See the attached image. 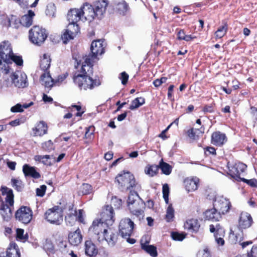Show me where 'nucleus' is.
<instances>
[{"label":"nucleus","mask_w":257,"mask_h":257,"mask_svg":"<svg viewBox=\"0 0 257 257\" xmlns=\"http://www.w3.org/2000/svg\"><path fill=\"white\" fill-rule=\"evenodd\" d=\"M215 240L217 244L223 245L224 243V240L223 239L224 236H220L219 234H214Z\"/></svg>","instance_id":"63"},{"label":"nucleus","mask_w":257,"mask_h":257,"mask_svg":"<svg viewBox=\"0 0 257 257\" xmlns=\"http://www.w3.org/2000/svg\"><path fill=\"white\" fill-rule=\"evenodd\" d=\"M172 237L174 240L179 241H181L185 238L183 235L178 232H173L172 233Z\"/></svg>","instance_id":"60"},{"label":"nucleus","mask_w":257,"mask_h":257,"mask_svg":"<svg viewBox=\"0 0 257 257\" xmlns=\"http://www.w3.org/2000/svg\"><path fill=\"white\" fill-rule=\"evenodd\" d=\"M94 127L93 126H90L86 128V132L85 134V137L86 139H91L93 135Z\"/></svg>","instance_id":"53"},{"label":"nucleus","mask_w":257,"mask_h":257,"mask_svg":"<svg viewBox=\"0 0 257 257\" xmlns=\"http://www.w3.org/2000/svg\"><path fill=\"white\" fill-rule=\"evenodd\" d=\"M200 227V223L196 219L192 218L188 219L184 223L185 229L191 232L196 233L198 231Z\"/></svg>","instance_id":"21"},{"label":"nucleus","mask_w":257,"mask_h":257,"mask_svg":"<svg viewBox=\"0 0 257 257\" xmlns=\"http://www.w3.org/2000/svg\"><path fill=\"white\" fill-rule=\"evenodd\" d=\"M108 5V0H99L91 5L87 3L83 4L84 9L83 13L85 19L89 22H91L95 19H101L105 14Z\"/></svg>","instance_id":"1"},{"label":"nucleus","mask_w":257,"mask_h":257,"mask_svg":"<svg viewBox=\"0 0 257 257\" xmlns=\"http://www.w3.org/2000/svg\"><path fill=\"white\" fill-rule=\"evenodd\" d=\"M46 186L45 185H42L40 188L36 189L37 195L40 197H43L46 191Z\"/></svg>","instance_id":"57"},{"label":"nucleus","mask_w":257,"mask_h":257,"mask_svg":"<svg viewBox=\"0 0 257 257\" xmlns=\"http://www.w3.org/2000/svg\"><path fill=\"white\" fill-rule=\"evenodd\" d=\"M243 233L240 231V233H235L232 229H230V233L229 235V239L232 243L235 244L237 242L240 243L241 241L243 240Z\"/></svg>","instance_id":"36"},{"label":"nucleus","mask_w":257,"mask_h":257,"mask_svg":"<svg viewBox=\"0 0 257 257\" xmlns=\"http://www.w3.org/2000/svg\"><path fill=\"white\" fill-rule=\"evenodd\" d=\"M84 82L88 85V89H92L95 87L99 86L101 84L100 81L98 78L92 79L91 77L85 74Z\"/></svg>","instance_id":"37"},{"label":"nucleus","mask_w":257,"mask_h":257,"mask_svg":"<svg viewBox=\"0 0 257 257\" xmlns=\"http://www.w3.org/2000/svg\"><path fill=\"white\" fill-rule=\"evenodd\" d=\"M148 237L144 236L141 240L142 248L148 253L152 257H156L158 255L156 247L153 245H149V240Z\"/></svg>","instance_id":"19"},{"label":"nucleus","mask_w":257,"mask_h":257,"mask_svg":"<svg viewBox=\"0 0 257 257\" xmlns=\"http://www.w3.org/2000/svg\"><path fill=\"white\" fill-rule=\"evenodd\" d=\"M115 179L122 190L132 191L141 189L140 185L136 182L134 175L128 171L119 174Z\"/></svg>","instance_id":"4"},{"label":"nucleus","mask_w":257,"mask_h":257,"mask_svg":"<svg viewBox=\"0 0 257 257\" xmlns=\"http://www.w3.org/2000/svg\"><path fill=\"white\" fill-rule=\"evenodd\" d=\"M103 237L109 245L113 246L117 240L116 235L110 227L108 228L107 232L103 234Z\"/></svg>","instance_id":"32"},{"label":"nucleus","mask_w":257,"mask_h":257,"mask_svg":"<svg viewBox=\"0 0 257 257\" xmlns=\"http://www.w3.org/2000/svg\"><path fill=\"white\" fill-rule=\"evenodd\" d=\"M11 183L13 187H14L18 191H21L23 188L24 185L22 181L19 179L12 178Z\"/></svg>","instance_id":"44"},{"label":"nucleus","mask_w":257,"mask_h":257,"mask_svg":"<svg viewBox=\"0 0 257 257\" xmlns=\"http://www.w3.org/2000/svg\"><path fill=\"white\" fill-rule=\"evenodd\" d=\"M12 73L11 78L13 83L16 87L24 88L28 86L27 77L25 74H21L20 76H19L16 73Z\"/></svg>","instance_id":"18"},{"label":"nucleus","mask_w":257,"mask_h":257,"mask_svg":"<svg viewBox=\"0 0 257 257\" xmlns=\"http://www.w3.org/2000/svg\"><path fill=\"white\" fill-rule=\"evenodd\" d=\"M79 32V27L77 23H69L65 32L62 36L64 43H67L69 40L73 39Z\"/></svg>","instance_id":"15"},{"label":"nucleus","mask_w":257,"mask_h":257,"mask_svg":"<svg viewBox=\"0 0 257 257\" xmlns=\"http://www.w3.org/2000/svg\"><path fill=\"white\" fill-rule=\"evenodd\" d=\"M119 78L121 80V83L123 85H125L127 82L128 75L125 72H123L120 73V76Z\"/></svg>","instance_id":"59"},{"label":"nucleus","mask_w":257,"mask_h":257,"mask_svg":"<svg viewBox=\"0 0 257 257\" xmlns=\"http://www.w3.org/2000/svg\"><path fill=\"white\" fill-rule=\"evenodd\" d=\"M137 190L130 191L127 201L128 207L130 206V205H133V204L135 203L138 199H140L141 198L137 193Z\"/></svg>","instance_id":"41"},{"label":"nucleus","mask_w":257,"mask_h":257,"mask_svg":"<svg viewBox=\"0 0 257 257\" xmlns=\"http://www.w3.org/2000/svg\"><path fill=\"white\" fill-rule=\"evenodd\" d=\"M159 170V166L152 165L147 166L145 169L146 174L151 177H153L157 174Z\"/></svg>","instance_id":"40"},{"label":"nucleus","mask_w":257,"mask_h":257,"mask_svg":"<svg viewBox=\"0 0 257 257\" xmlns=\"http://www.w3.org/2000/svg\"><path fill=\"white\" fill-rule=\"evenodd\" d=\"M41 82L46 88L50 89L55 85L54 80L51 76L49 72H45L41 76Z\"/></svg>","instance_id":"25"},{"label":"nucleus","mask_w":257,"mask_h":257,"mask_svg":"<svg viewBox=\"0 0 257 257\" xmlns=\"http://www.w3.org/2000/svg\"><path fill=\"white\" fill-rule=\"evenodd\" d=\"M29 37L32 43L40 46L47 38V34L45 29L35 26L30 30Z\"/></svg>","instance_id":"6"},{"label":"nucleus","mask_w":257,"mask_h":257,"mask_svg":"<svg viewBox=\"0 0 257 257\" xmlns=\"http://www.w3.org/2000/svg\"><path fill=\"white\" fill-rule=\"evenodd\" d=\"M13 62H15L18 66H22L23 64V60L22 56L15 55L13 53L12 56L11 57V60L9 62V66L11 68L10 71L9 73L13 72V70L11 68V65H13Z\"/></svg>","instance_id":"38"},{"label":"nucleus","mask_w":257,"mask_h":257,"mask_svg":"<svg viewBox=\"0 0 257 257\" xmlns=\"http://www.w3.org/2000/svg\"><path fill=\"white\" fill-rule=\"evenodd\" d=\"M114 212L112 206L106 205L102 210L99 219L111 226L114 221Z\"/></svg>","instance_id":"13"},{"label":"nucleus","mask_w":257,"mask_h":257,"mask_svg":"<svg viewBox=\"0 0 257 257\" xmlns=\"http://www.w3.org/2000/svg\"><path fill=\"white\" fill-rule=\"evenodd\" d=\"M29 106L24 105L22 106L20 104H17L16 105L13 106L11 108V111L13 112H18L23 111V108H27Z\"/></svg>","instance_id":"51"},{"label":"nucleus","mask_w":257,"mask_h":257,"mask_svg":"<svg viewBox=\"0 0 257 257\" xmlns=\"http://www.w3.org/2000/svg\"><path fill=\"white\" fill-rule=\"evenodd\" d=\"M174 217V210L172 207V204H170L166 211V219L168 222H170L172 220V219Z\"/></svg>","instance_id":"47"},{"label":"nucleus","mask_w":257,"mask_h":257,"mask_svg":"<svg viewBox=\"0 0 257 257\" xmlns=\"http://www.w3.org/2000/svg\"><path fill=\"white\" fill-rule=\"evenodd\" d=\"M51 59L49 55L44 54L40 61V67L44 72H48L50 67Z\"/></svg>","instance_id":"35"},{"label":"nucleus","mask_w":257,"mask_h":257,"mask_svg":"<svg viewBox=\"0 0 257 257\" xmlns=\"http://www.w3.org/2000/svg\"><path fill=\"white\" fill-rule=\"evenodd\" d=\"M214 207L219 210L220 214H225L229 212L231 204L229 199L223 197H218L215 198Z\"/></svg>","instance_id":"14"},{"label":"nucleus","mask_w":257,"mask_h":257,"mask_svg":"<svg viewBox=\"0 0 257 257\" xmlns=\"http://www.w3.org/2000/svg\"><path fill=\"white\" fill-rule=\"evenodd\" d=\"M227 30V26L224 24L223 26L220 27L215 32V35L216 38H221L226 33Z\"/></svg>","instance_id":"46"},{"label":"nucleus","mask_w":257,"mask_h":257,"mask_svg":"<svg viewBox=\"0 0 257 257\" xmlns=\"http://www.w3.org/2000/svg\"><path fill=\"white\" fill-rule=\"evenodd\" d=\"M23 171L25 176H31L35 179H38L40 177V174L36 171L35 168L27 164L24 165Z\"/></svg>","instance_id":"34"},{"label":"nucleus","mask_w":257,"mask_h":257,"mask_svg":"<svg viewBox=\"0 0 257 257\" xmlns=\"http://www.w3.org/2000/svg\"><path fill=\"white\" fill-rule=\"evenodd\" d=\"M227 141L225 135L220 132H214L211 135V143L218 147L222 146Z\"/></svg>","instance_id":"20"},{"label":"nucleus","mask_w":257,"mask_h":257,"mask_svg":"<svg viewBox=\"0 0 257 257\" xmlns=\"http://www.w3.org/2000/svg\"><path fill=\"white\" fill-rule=\"evenodd\" d=\"M13 54L11 44L8 41H4L0 44V71L7 74L10 71L9 62Z\"/></svg>","instance_id":"3"},{"label":"nucleus","mask_w":257,"mask_h":257,"mask_svg":"<svg viewBox=\"0 0 257 257\" xmlns=\"http://www.w3.org/2000/svg\"><path fill=\"white\" fill-rule=\"evenodd\" d=\"M82 236L79 228L75 231L70 232L68 235V240L70 244L73 245H78L82 240Z\"/></svg>","instance_id":"24"},{"label":"nucleus","mask_w":257,"mask_h":257,"mask_svg":"<svg viewBox=\"0 0 257 257\" xmlns=\"http://www.w3.org/2000/svg\"><path fill=\"white\" fill-rule=\"evenodd\" d=\"M0 257H20V251L18 246L15 244H11L6 252L0 254Z\"/></svg>","instance_id":"23"},{"label":"nucleus","mask_w":257,"mask_h":257,"mask_svg":"<svg viewBox=\"0 0 257 257\" xmlns=\"http://www.w3.org/2000/svg\"><path fill=\"white\" fill-rule=\"evenodd\" d=\"M85 254L90 257L95 256L98 252L97 249L95 245L91 241L87 240L85 242Z\"/></svg>","instance_id":"33"},{"label":"nucleus","mask_w":257,"mask_h":257,"mask_svg":"<svg viewBox=\"0 0 257 257\" xmlns=\"http://www.w3.org/2000/svg\"><path fill=\"white\" fill-rule=\"evenodd\" d=\"M159 168H160L162 173L166 175H169L171 173L172 167L165 162H160Z\"/></svg>","instance_id":"42"},{"label":"nucleus","mask_w":257,"mask_h":257,"mask_svg":"<svg viewBox=\"0 0 257 257\" xmlns=\"http://www.w3.org/2000/svg\"><path fill=\"white\" fill-rule=\"evenodd\" d=\"M114 7L118 13L122 15H125L130 9L128 4L124 0L116 1Z\"/></svg>","instance_id":"27"},{"label":"nucleus","mask_w":257,"mask_h":257,"mask_svg":"<svg viewBox=\"0 0 257 257\" xmlns=\"http://www.w3.org/2000/svg\"><path fill=\"white\" fill-rule=\"evenodd\" d=\"M247 257H257V246H252L250 251L247 252Z\"/></svg>","instance_id":"58"},{"label":"nucleus","mask_w":257,"mask_h":257,"mask_svg":"<svg viewBox=\"0 0 257 257\" xmlns=\"http://www.w3.org/2000/svg\"><path fill=\"white\" fill-rule=\"evenodd\" d=\"M246 167L242 162H227V173L232 177L239 180L241 178L240 177V174L245 171Z\"/></svg>","instance_id":"7"},{"label":"nucleus","mask_w":257,"mask_h":257,"mask_svg":"<svg viewBox=\"0 0 257 257\" xmlns=\"http://www.w3.org/2000/svg\"><path fill=\"white\" fill-rule=\"evenodd\" d=\"M109 226L100 219H96L93 221L92 225L89 228V231L98 236L107 232Z\"/></svg>","instance_id":"17"},{"label":"nucleus","mask_w":257,"mask_h":257,"mask_svg":"<svg viewBox=\"0 0 257 257\" xmlns=\"http://www.w3.org/2000/svg\"><path fill=\"white\" fill-rule=\"evenodd\" d=\"M83 5L80 9H72L67 14V20L69 23H77L80 21H87L83 13Z\"/></svg>","instance_id":"12"},{"label":"nucleus","mask_w":257,"mask_h":257,"mask_svg":"<svg viewBox=\"0 0 257 257\" xmlns=\"http://www.w3.org/2000/svg\"><path fill=\"white\" fill-rule=\"evenodd\" d=\"M1 191L3 195H6V202L9 204V206H13L14 195L12 189L7 187H2Z\"/></svg>","instance_id":"26"},{"label":"nucleus","mask_w":257,"mask_h":257,"mask_svg":"<svg viewBox=\"0 0 257 257\" xmlns=\"http://www.w3.org/2000/svg\"><path fill=\"white\" fill-rule=\"evenodd\" d=\"M199 257H211V253L209 248L205 247L203 250L199 251Z\"/></svg>","instance_id":"52"},{"label":"nucleus","mask_w":257,"mask_h":257,"mask_svg":"<svg viewBox=\"0 0 257 257\" xmlns=\"http://www.w3.org/2000/svg\"><path fill=\"white\" fill-rule=\"evenodd\" d=\"M34 136H42L46 134L47 132V124L43 121H40L35 128H33Z\"/></svg>","instance_id":"30"},{"label":"nucleus","mask_w":257,"mask_h":257,"mask_svg":"<svg viewBox=\"0 0 257 257\" xmlns=\"http://www.w3.org/2000/svg\"><path fill=\"white\" fill-rule=\"evenodd\" d=\"M77 219V216L73 213H70L65 216V221L67 225L72 226L74 224Z\"/></svg>","instance_id":"48"},{"label":"nucleus","mask_w":257,"mask_h":257,"mask_svg":"<svg viewBox=\"0 0 257 257\" xmlns=\"http://www.w3.org/2000/svg\"><path fill=\"white\" fill-rule=\"evenodd\" d=\"M134 227V222L129 218L121 219L119 225V232L122 237H130Z\"/></svg>","instance_id":"9"},{"label":"nucleus","mask_w":257,"mask_h":257,"mask_svg":"<svg viewBox=\"0 0 257 257\" xmlns=\"http://www.w3.org/2000/svg\"><path fill=\"white\" fill-rule=\"evenodd\" d=\"M66 208L65 205L55 206L48 209L45 213L46 219L51 223L59 225L63 220V212Z\"/></svg>","instance_id":"5"},{"label":"nucleus","mask_w":257,"mask_h":257,"mask_svg":"<svg viewBox=\"0 0 257 257\" xmlns=\"http://www.w3.org/2000/svg\"><path fill=\"white\" fill-rule=\"evenodd\" d=\"M240 180L247 183L251 187H254L257 186V181L255 179L247 180L244 178H241Z\"/></svg>","instance_id":"56"},{"label":"nucleus","mask_w":257,"mask_h":257,"mask_svg":"<svg viewBox=\"0 0 257 257\" xmlns=\"http://www.w3.org/2000/svg\"><path fill=\"white\" fill-rule=\"evenodd\" d=\"M11 207L8 204L2 203L0 210L1 214L4 221H9L11 219L12 216Z\"/></svg>","instance_id":"29"},{"label":"nucleus","mask_w":257,"mask_h":257,"mask_svg":"<svg viewBox=\"0 0 257 257\" xmlns=\"http://www.w3.org/2000/svg\"><path fill=\"white\" fill-rule=\"evenodd\" d=\"M105 46L106 44L102 39L93 41L90 47L91 54L85 56L84 58V62L83 63L87 64V67L90 69L94 61L98 60V56L104 53Z\"/></svg>","instance_id":"2"},{"label":"nucleus","mask_w":257,"mask_h":257,"mask_svg":"<svg viewBox=\"0 0 257 257\" xmlns=\"http://www.w3.org/2000/svg\"><path fill=\"white\" fill-rule=\"evenodd\" d=\"M197 131L198 130L194 128L189 130L187 132L188 137L192 140H196L198 138L196 134Z\"/></svg>","instance_id":"55"},{"label":"nucleus","mask_w":257,"mask_h":257,"mask_svg":"<svg viewBox=\"0 0 257 257\" xmlns=\"http://www.w3.org/2000/svg\"><path fill=\"white\" fill-rule=\"evenodd\" d=\"M92 67L90 69H89L87 67V64L83 63L81 66V72L83 73L82 74H77L74 76L73 80L74 83L78 85L79 88L82 90H86L88 89V85L86 84L84 80H85V74H86L87 72H92Z\"/></svg>","instance_id":"8"},{"label":"nucleus","mask_w":257,"mask_h":257,"mask_svg":"<svg viewBox=\"0 0 257 257\" xmlns=\"http://www.w3.org/2000/svg\"><path fill=\"white\" fill-rule=\"evenodd\" d=\"M34 16V12L32 10H29L27 14L21 17L19 22L23 26L29 27L32 25L33 18Z\"/></svg>","instance_id":"28"},{"label":"nucleus","mask_w":257,"mask_h":257,"mask_svg":"<svg viewBox=\"0 0 257 257\" xmlns=\"http://www.w3.org/2000/svg\"><path fill=\"white\" fill-rule=\"evenodd\" d=\"M47 159V160H55V157L53 155H38L35 157V161H41V160Z\"/></svg>","instance_id":"54"},{"label":"nucleus","mask_w":257,"mask_h":257,"mask_svg":"<svg viewBox=\"0 0 257 257\" xmlns=\"http://www.w3.org/2000/svg\"><path fill=\"white\" fill-rule=\"evenodd\" d=\"M42 146V148L47 151H50L54 149L53 143L51 140L43 143Z\"/></svg>","instance_id":"50"},{"label":"nucleus","mask_w":257,"mask_h":257,"mask_svg":"<svg viewBox=\"0 0 257 257\" xmlns=\"http://www.w3.org/2000/svg\"><path fill=\"white\" fill-rule=\"evenodd\" d=\"M216 227V233H215V234H219L220 236H224V230L222 228V227L219 224H217L215 225Z\"/></svg>","instance_id":"62"},{"label":"nucleus","mask_w":257,"mask_h":257,"mask_svg":"<svg viewBox=\"0 0 257 257\" xmlns=\"http://www.w3.org/2000/svg\"><path fill=\"white\" fill-rule=\"evenodd\" d=\"M145 103V99L143 97H138L132 101L130 106L131 110H134L138 108Z\"/></svg>","instance_id":"43"},{"label":"nucleus","mask_w":257,"mask_h":257,"mask_svg":"<svg viewBox=\"0 0 257 257\" xmlns=\"http://www.w3.org/2000/svg\"><path fill=\"white\" fill-rule=\"evenodd\" d=\"M24 230L23 229L18 228L17 229V237L21 239H25V237L24 236Z\"/></svg>","instance_id":"64"},{"label":"nucleus","mask_w":257,"mask_h":257,"mask_svg":"<svg viewBox=\"0 0 257 257\" xmlns=\"http://www.w3.org/2000/svg\"><path fill=\"white\" fill-rule=\"evenodd\" d=\"M39 1V0H20V1H17V3L22 8L28 7L34 8L37 6Z\"/></svg>","instance_id":"39"},{"label":"nucleus","mask_w":257,"mask_h":257,"mask_svg":"<svg viewBox=\"0 0 257 257\" xmlns=\"http://www.w3.org/2000/svg\"><path fill=\"white\" fill-rule=\"evenodd\" d=\"M206 219L212 221H219L221 218L220 212L217 211V209L214 207L213 208L206 210L204 213Z\"/></svg>","instance_id":"31"},{"label":"nucleus","mask_w":257,"mask_h":257,"mask_svg":"<svg viewBox=\"0 0 257 257\" xmlns=\"http://www.w3.org/2000/svg\"><path fill=\"white\" fill-rule=\"evenodd\" d=\"M199 179L195 178H187L184 181L186 190L188 191H194L197 189Z\"/></svg>","instance_id":"22"},{"label":"nucleus","mask_w":257,"mask_h":257,"mask_svg":"<svg viewBox=\"0 0 257 257\" xmlns=\"http://www.w3.org/2000/svg\"><path fill=\"white\" fill-rule=\"evenodd\" d=\"M32 211L26 206H22L15 213L16 218L24 224L29 223L32 220Z\"/></svg>","instance_id":"11"},{"label":"nucleus","mask_w":257,"mask_h":257,"mask_svg":"<svg viewBox=\"0 0 257 257\" xmlns=\"http://www.w3.org/2000/svg\"><path fill=\"white\" fill-rule=\"evenodd\" d=\"M67 74H63L59 75L56 80H54L55 85H59L67 77Z\"/></svg>","instance_id":"61"},{"label":"nucleus","mask_w":257,"mask_h":257,"mask_svg":"<svg viewBox=\"0 0 257 257\" xmlns=\"http://www.w3.org/2000/svg\"><path fill=\"white\" fill-rule=\"evenodd\" d=\"M92 191L91 186L88 184L84 183L80 188L79 194L86 195L89 194Z\"/></svg>","instance_id":"45"},{"label":"nucleus","mask_w":257,"mask_h":257,"mask_svg":"<svg viewBox=\"0 0 257 257\" xmlns=\"http://www.w3.org/2000/svg\"><path fill=\"white\" fill-rule=\"evenodd\" d=\"M128 208L130 212L133 215L136 216L139 221L144 219L145 203L141 198L138 199L135 203L130 205Z\"/></svg>","instance_id":"10"},{"label":"nucleus","mask_w":257,"mask_h":257,"mask_svg":"<svg viewBox=\"0 0 257 257\" xmlns=\"http://www.w3.org/2000/svg\"><path fill=\"white\" fill-rule=\"evenodd\" d=\"M111 206L113 205L116 209H119L122 205V200L116 196L113 197L111 199Z\"/></svg>","instance_id":"49"},{"label":"nucleus","mask_w":257,"mask_h":257,"mask_svg":"<svg viewBox=\"0 0 257 257\" xmlns=\"http://www.w3.org/2000/svg\"><path fill=\"white\" fill-rule=\"evenodd\" d=\"M253 223L251 216L247 212L241 213L238 223V228L240 231L249 228Z\"/></svg>","instance_id":"16"}]
</instances>
